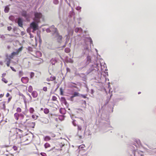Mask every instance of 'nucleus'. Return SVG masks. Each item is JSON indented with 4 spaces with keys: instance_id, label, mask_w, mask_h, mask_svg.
I'll return each instance as SVG.
<instances>
[{
    "instance_id": "obj_55",
    "label": "nucleus",
    "mask_w": 156,
    "mask_h": 156,
    "mask_svg": "<svg viewBox=\"0 0 156 156\" xmlns=\"http://www.w3.org/2000/svg\"><path fill=\"white\" fill-rule=\"evenodd\" d=\"M48 83V84H50V83Z\"/></svg>"
},
{
    "instance_id": "obj_56",
    "label": "nucleus",
    "mask_w": 156,
    "mask_h": 156,
    "mask_svg": "<svg viewBox=\"0 0 156 156\" xmlns=\"http://www.w3.org/2000/svg\"><path fill=\"white\" fill-rule=\"evenodd\" d=\"M138 94H140V92H138Z\"/></svg>"
},
{
    "instance_id": "obj_49",
    "label": "nucleus",
    "mask_w": 156,
    "mask_h": 156,
    "mask_svg": "<svg viewBox=\"0 0 156 156\" xmlns=\"http://www.w3.org/2000/svg\"><path fill=\"white\" fill-rule=\"evenodd\" d=\"M83 103L84 104L85 106H86V102L85 101H83Z\"/></svg>"
},
{
    "instance_id": "obj_2",
    "label": "nucleus",
    "mask_w": 156,
    "mask_h": 156,
    "mask_svg": "<svg viewBox=\"0 0 156 156\" xmlns=\"http://www.w3.org/2000/svg\"><path fill=\"white\" fill-rule=\"evenodd\" d=\"M34 20L37 23H39L40 22V19L42 16V14L40 12H35L34 13Z\"/></svg>"
},
{
    "instance_id": "obj_12",
    "label": "nucleus",
    "mask_w": 156,
    "mask_h": 156,
    "mask_svg": "<svg viewBox=\"0 0 156 156\" xmlns=\"http://www.w3.org/2000/svg\"><path fill=\"white\" fill-rule=\"evenodd\" d=\"M17 23L20 27H22L23 25V21L22 19L21 18H18Z\"/></svg>"
},
{
    "instance_id": "obj_60",
    "label": "nucleus",
    "mask_w": 156,
    "mask_h": 156,
    "mask_svg": "<svg viewBox=\"0 0 156 156\" xmlns=\"http://www.w3.org/2000/svg\"><path fill=\"white\" fill-rule=\"evenodd\" d=\"M12 156H14V155H13V154H12Z\"/></svg>"
},
{
    "instance_id": "obj_58",
    "label": "nucleus",
    "mask_w": 156,
    "mask_h": 156,
    "mask_svg": "<svg viewBox=\"0 0 156 156\" xmlns=\"http://www.w3.org/2000/svg\"><path fill=\"white\" fill-rule=\"evenodd\" d=\"M6 155L7 156H8V154H6Z\"/></svg>"
},
{
    "instance_id": "obj_39",
    "label": "nucleus",
    "mask_w": 156,
    "mask_h": 156,
    "mask_svg": "<svg viewBox=\"0 0 156 156\" xmlns=\"http://www.w3.org/2000/svg\"><path fill=\"white\" fill-rule=\"evenodd\" d=\"M2 104H3V109H5V101H3L2 102Z\"/></svg>"
},
{
    "instance_id": "obj_25",
    "label": "nucleus",
    "mask_w": 156,
    "mask_h": 156,
    "mask_svg": "<svg viewBox=\"0 0 156 156\" xmlns=\"http://www.w3.org/2000/svg\"><path fill=\"white\" fill-rule=\"evenodd\" d=\"M23 48V47H21L20 48H18L17 50L16 51L18 52V53L19 54V53L21 52V51L22 50Z\"/></svg>"
},
{
    "instance_id": "obj_45",
    "label": "nucleus",
    "mask_w": 156,
    "mask_h": 156,
    "mask_svg": "<svg viewBox=\"0 0 156 156\" xmlns=\"http://www.w3.org/2000/svg\"><path fill=\"white\" fill-rule=\"evenodd\" d=\"M6 73H3L2 74V78H4V77L6 76Z\"/></svg>"
},
{
    "instance_id": "obj_19",
    "label": "nucleus",
    "mask_w": 156,
    "mask_h": 156,
    "mask_svg": "<svg viewBox=\"0 0 156 156\" xmlns=\"http://www.w3.org/2000/svg\"><path fill=\"white\" fill-rule=\"evenodd\" d=\"M51 138L49 136H46L44 138V140L45 141H48L51 140Z\"/></svg>"
},
{
    "instance_id": "obj_21",
    "label": "nucleus",
    "mask_w": 156,
    "mask_h": 156,
    "mask_svg": "<svg viewBox=\"0 0 156 156\" xmlns=\"http://www.w3.org/2000/svg\"><path fill=\"white\" fill-rule=\"evenodd\" d=\"M32 119H34V120H36L38 119V116L37 115L34 114L32 115Z\"/></svg>"
},
{
    "instance_id": "obj_27",
    "label": "nucleus",
    "mask_w": 156,
    "mask_h": 156,
    "mask_svg": "<svg viewBox=\"0 0 156 156\" xmlns=\"http://www.w3.org/2000/svg\"><path fill=\"white\" fill-rule=\"evenodd\" d=\"M61 100L62 101H63V102H64L65 104L66 105V103H67L66 100L65 98L62 97L61 98Z\"/></svg>"
},
{
    "instance_id": "obj_11",
    "label": "nucleus",
    "mask_w": 156,
    "mask_h": 156,
    "mask_svg": "<svg viewBox=\"0 0 156 156\" xmlns=\"http://www.w3.org/2000/svg\"><path fill=\"white\" fill-rule=\"evenodd\" d=\"M5 62H6V64L7 66L9 67L11 63V59L8 58H7L5 59Z\"/></svg>"
},
{
    "instance_id": "obj_29",
    "label": "nucleus",
    "mask_w": 156,
    "mask_h": 156,
    "mask_svg": "<svg viewBox=\"0 0 156 156\" xmlns=\"http://www.w3.org/2000/svg\"><path fill=\"white\" fill-rule=\"evenodd\" d=\"M9 8L8 7H5V9H4V11L5 12H8L9 10Z\"/></svg>"
},
{
    "instance_id": "obj_9",
    "label": "nucleus",
    "mask_w": 156,
    "mask_h": 156,
    "mask_svg": "<svg viewBox=\"0 0 156 156\" xmlns=\"http://www.w3.org/2000/svg\"><path fill=\"white\" fill-rule=\"evenodd\" d=\"M29 79L28 77H23L21 78V81L22 82L24 83H28Z\"/></svg>"
},
{
    "instance_id": "obj_23",
    "label": "nucleus",
    "mask_w": 156,
    "mask_h": 156,
    "mask_svg": "<svg viewBox=\"0 0 156 156\" xmlns=\"http://www.w3.org/2000/svg\"><path fill=\"white\" fill-rule=\"evenodd\" d=\"M33 87L31 86H30L28 88V91L30 92H31L33 90Z\"/></svg>"
},
{
    "instance_id": "obj_36",
    "label": "nucleus",
    "mask_w": 156,
    "mask_h": 156,
    "mask_svg": "<svg viewBox=\"0 0 156 156\" xmlns=\"http://www.w3.org/2000/svg\"><path fill=\"white\" fill-rule=\"evenodd\" d=\"M23 75V73L22 71H20L19 72V75L20 76H22Z\"/></svg>"
},
{
    "instance_id": "obj_4",
    "label": "nucleus",
    "mask_w": 156,
    "mask_h": 156,
    "mask_svg": "<svg viewBox=\"0 0 156 156\" xmlns=\"http://www.w3.org/2000/svg\"><path fill=\"white\" fill-rule=\"evenodd\" d=\"M24 123L26 124L29 127L32 128H34L35 125L34 122H32L31 121H30L29 119H27Z\"/></svg>"
},
{
    "instance_id": "obj_24",
    "label": "nucleus",
    "mask_w": 156,
    "mask_h": 156,
    "mask_svg": "<svg viewBox=\"0 0 156 156\" xmlns=\"http://www.w3.org/2000/svg\"><path fill=\"white\" fill-rule=\"evenodd\" d=\"M73 123L74 126H76L78 125V123L77 122L76 120H73Z\"/></svg>"
},
{
    "instance_id": "obj_50",
    "label": "nucleus",
    "mask_w": 156,
    "mask_h": 156,
    "mask_svg": "<svg viewBox=\"0 0 156 156\" xmlns=\"http://www.w3.org/2000/svg\"><path fill=\"white\" fill-rule=\"evenodd\" d=\"M0 65L2 66L3 65V62L2 61H1L0 62Z\"/></svg>"
},
{
    "instance_id": "obj_38",
    "label": "nucleus",
    "mask_w": 156,
    "mask_h": 156,
    "mask_svg": "<svg viewBox=\"0 0 156 156\" xmlns=\"http://www.w3.org/2000/svg\"><path fill=\"white\" fill-rule=\"evenodd\" d=\"M34 74L33 72H31L30 74V76L31 78H32L34 76Z\"/></svg>"
},
{
    "instance_id": "obj_5",
    "label": "nucleus",
    "mask_w": 156,
    "mask_h": 156,
    "mask_svg": "<svg viewBox=\"0 0 156 156\" xmlns=\"http://www.w3.org/2000/svg\"><path fill=\"white\" fill-rule=\"evenodd\" d=\"M14 116L15 119L16 120H18L19 119V118L21 120L23 119L24 117V115L22 113L19 114L17 113H16L14 114Z\"/></svg>"
},
{
    "instance_id": "obj_6",
    "label": "nucleus",
    "mask_w": 156,
    "mask_h": 156,
    "mask_svg": "<svg viewBox=\"0 0 156 156\" xmlns=\"http://www.w3.org/2000/svg\"><path fill=\"white\" fill-rule=\"evenodd\" d=\"M30 27L33 29V32H34V31L38 29V26L37 24L34 22H32L30 23Z\"/></svg>"
},
{
    "instance_id": "obj_43",
    "label": "nucleus",
    "mask_w": 156,
    "mask_h": 156,
    "mask_svg": "<svg viewBox=\"0 0 156 156\" xmlns=\"http://www.w3.org/2000/svg\"><path fill=\"white\" fill-rule=\"evenodd\" d=\"M10 68H11V69H12V70L13 71H14V72H16V70L15 69H14V68L13 67H12L10 66Z\"/></svg>"
},
{
    "instance_id": "obj_8",
    "label": "nucleus",
    "mask_w": 156,
    "mask_h": 156,
    "mask_svg": "<svg viewBox=\"0 0 156 156\" xmlns=\"http://www.w3.org/2000/svg\"><path fill=\"white\" fill-rule=\"evenodd\" d=\"M44 147L46 149H47L48 151H51L53 150V148L49 149L51 146L50 144L48 143H46L44 144Z\"/></svg>"
},
{
    "instance_id": "obj_16",
    "label": "nucleus",
    "mask_w": 156,
    "mask_h": 156,
    "mask_svg": "<svg viewBox=\"0 0 156 156\" xmlns=\"http://www.w3.org/2000/svg\"><path fill=\"white\" fill-rule=\"evenodd\" d=\"M29 111L30 114H32L35 112V110L34 108L32 107H30L29 108Z\"/></svg>"
},
{
    "instance_id": "obj_30",
    "label": "nucleus",
    "mask_w": 156,
    "mask_h": 156,
    "mask_svg": "<svg viewBox=\"0 0 156 156\" xmlns=\"http://www.w3.org/2000/svg\"><path fill=\"white\" fill-rule=\"evenodd\" d=\"M65 51L66 52L69 53L70 51V50L69 48H66L65 49Z\"/></svg>"
},
{
    "instance_id": "obj_15",
    "label": "nucleus",
    "mask_w": 156,
    "mask_h": 156,
    "mask_svg": "<svg viewBox=\"0 0 156 156\" xmlns=\"http://www.w3.org/2000/svg\"><path fill=\"white\" fill-rule=\"evenodd\" d=\"M32 95L34 98H36L37 97L38 94L37 92L35 91H34L32 93Z\"/></svg>"
},
{
    "instance_id": "obj_52",
    "label": "nucleus",
    "mask_w": 156,
    "mask_h": 156,
    "mask_svg": "<svg viewBox=\"0 0 156 156\" xmlns=\"http://www.w3.org/2000/svg\"><path fill=\"white\" fill-rule=\"evenodd\" d=\"M3 147H9V146H8V145L7 146H3Z\"/></svg>"
},
{
    "instance_id": "obj_1",
    "label": "nucleus",
    "mask_w": 156,
    "mask_h": 156,
    "mask_svg": "<svg viewBox=\"0 0 156 156\" xmlns=\"http://www.w3.org/2000/svg\"><path fill=\"white\" fill-rule=\"evenodd\" d=\"M20 139L21 143L26 142L23 145H27L30 143V139L29 137L26 136H22L20 137Z\"/></svg>"
},
{
    "instance_id": "obj_31",
    "label": "nucleus",
    "mask_w": 156,
    "mask_h": 156,
    "mask_svg": "<svg viewBox=\"0 0 156 156\" xmlns=\"http://www.w3.org/2000/svg\"><path fill=\"white\" fill-rule=\"evenodd\" d=\"M87 60L88 62V63H89L91 60L90 56H88L87 57Z\"/></svg>"
},
{
    "instance_id": "obj_53",
    "label": "nucleus",
    "mask_w": 156,
    "mask_h": 156,
    "mask_svg": "<svg viewBox=\"0 0 156 156\" xmlns=\"http://www.w3.org/2000/svg\"><path fill=\"white\" fill-rule=\"evenodd\" d=\"M74 87H75V88H76L77 87H76V86H74Z\"/></svg>"
},
{
    "instance_id": "obj_47",
    "label": "nucleus",
    "mask_w": 156,
    "mask_h": 156,
    "mask_svg": "<svg viewBox=\"0 0 156 156\" xmlns=\"http://www.w3.org/2000/svg\"><path fill=\"white\" fill-rule=\"evenodd\" d=\"M81 96L83 98H87L86 95H81Z\"/></svg>"
},
{
    "instance_id": "obj_3",
    "label": "nucleus",
    "mask_w": 156,
    "mask_h": 156,
    "mask_svg": "<svg viewBox=\"0 0 156 156\" xmlns=\"http://www.w3.org/2000/svg\"><path fill=\"white\" fill-rule=\"evenodd\" d=\"M54 33H55L57 35V41L59 43H61L62 41V35H59L57 29L56 28H54Z\"/></svg>"
},
{
    "instance_id": "obj_46",
    "label": "nucleus",
    "mask_w": 156,
    "mask_h": 156,
    "mask_svg": "<svg viewBox=\"0 0 156 156\" xmlns=\"http://www.w3.org/2000/svg\"><path fill=\"white\" fill-rule=\"evenodd\" d=\"M4 93L0 94V98H2L4 96Z\"/></svg>"
},
{
    "instance_id": "obj_33",
    "label": "nucleus",
    "mask_w": 156,
    "mask_h": 156,
    "mask_svg": "<svg viewBox=\"0 0 156 156\" xmlns=\"http://www.w3.org/2000/svg\"><path fill=\"white\" fill-rule=\"evenodd\" d=\"M16 130L17 133H18V132H20L21 133H22L23 132L22 130L18 128H16Z\"/></svg>"
},
{
    "instance_id": "obj_54",
    "label": "nucleus",
    "mask_w": 156,
    "mask_h": 156,
    "mask_svg": "<svg viewBox=\"0 0 156 156\" xmlns=\"http://www.w3.org/2000/svg\"><path fill=\"white\" fill-rule=\"evenodd\" d=\"M10 100V98H9V101Z\"/></svg>"
},
{
    "instance_id": "obj_22",
    "label": "nucleus",
    "mask_w": 156,
    "mask_h": 156,
    "mask_svg": "<svg viewBox=\"0 0 156 156\" xmlns=\"http://www.w3.org/2000/svg\"><path fill=\"white\" fill-rule=\"evenodd\" d=\"M49 112V109L47 108H45L44 109V112L45 114H47Z\"/></svg>"
},
{
    "instance_id": "obj_28",
    "label": "nucleus",
    "mask_w": 156,
    "mask_h": 156,
    "mask_svg": "<svg viewBox=\"0 0 156 156\" xmlns=\"http://www.w3.org/2000/svg\"><path fill=\"white\" fill-rule=\"evenodd\" d=\"M2 80L5 83H7L8 82V81L5 78H2Z\"/></svg>"
},
{
    "instance_id": "obj_44",
    "label": "nucleus",
    "mask_w": 156,
    "mask_h": 156,
    "mask_svg": "<svg viewBox=\"0 0 156 156\" xmlns=\"http://www.w3.org/2000/svg\"><path fill=\"white\" fill-rule=\"evenodd\" d=\"M12 28V27L10 26L8 27H7L8 30L9 31H10L11 30Z\"/></svg>"
},
{
    "instance_id": "obj_13",
    "label": "nucleus",
    "mask_w": 156,
    "mask_h": 156,
    "mask_svg": "<svg viewBox=\"0 0 156 156\" xmlns=\"http://www.w3.org/2000/svg\"><path fill=\"white\" fill-rule=\"evenodd\" d=\"M56 79V78L55 76H51L49 78H47L46 79V80L48 81H52L54 80H55Z\"/></svg>"
},
{
    "instance_id": "obj_37",
    "label": "nucleus",
    "mask_w": 156,
    "mask_h": 156,
    "mask_svg": "<svg viewBox=\"0 0 156 156\" xmlns=\"http://www.w3.org/2000/svg\"><path fill=\"white\" fill-rule=\"evenodd\" d=\"M78 126V131H81L82 130V127L81 126Z\"/></svg>"
},
{
    "instance_id": "obj_26",
    "label": "nucleus",
    "mask_w": 156,
    "mask_h": 156,
    "mask_svg": "<svg viewBox=\"0 0 156 156\" xmlns=\"http://www.w3.org/2000/svg\"><path fill=\"white\" fill-rule=\"evenodd\" d=\"M79 93L77 92H75L73 94V95L72 97H74L76 96H79Z\"/></svg>"
},
{
    "instance_id": "obj_42",
    "label": "nucleus",
    "mask_w": 156,
    "mask_h": 156,
    "mask_svg": "<svg viewBox=\"0 0 156 156\" xmlns=\"http://www.w3.org/2000/svg\"><path fill=\"white\" fill-rule=\"evenodd\" d=\"M60 94L61 95H63V91L62 88L60 89Z\"/></svg>"
},
{
    "instance_id": "obj_32",
    "label": "nucleus",
    "mask_w": 156,
    "mask_h": 156,
    "mask_svg": "<svg viewBox=\"0 0 156 156\" xmlns=\"http://www.w3.org/2000/svg\"><path fill=\"white\" fill-rule=\"evenodd\" d=\"M16 111L18 112H21L22 111V109L18 107L17 108Z\"/></svg>"
},
{
    "instance_id": "obj_40",
    "label": "nucleus",
    "mask_w": 156,
    "mask_h": 156,
    "mask_svg": "<svg viewBox=\"0 0 156 156\" xmlns=\"http://www.w3.org/2000/svg\"><path fill=\"white\" fill-rule=\"evenodd\" d=\"M43 90L44 91H47V87H44L43 88Z\"/></svg>"
},
{
    "instance_id": "obj_48",
    "label": "nucleus",
    "mask_w": 156,
    "mask_h": 156,
    "mask_svg": "<svg viewBox=\"0 0 156 156\" xmlns=\"http://www.w3.org/2000/svg\"><path fill=\"white\" fill-rule=\"evenodd\" d=\"M9 95H10L9 94V93H7L6 96L7 97H8L9 96Z\"/></svg>"
},
{
    "instance_id": "obj_35",
    "label": "nucleus",
    "mask_w": 156,
    "mask_h": 156,
    "mask_svg": "<svg viewBox=\"0 0 156 156\" xmlns=\"http://www.w3.org/2000/svg\"><path fill=\"white\" fill-rule=\"evenodd\" d=\"M57 98L55 96H53L52 98V100L53 101H56L57 100Z\"/></svg>"
},
{
    "instance_id": "obj_57",
    "label": "nucleus",
    "mask_w": 156,
    "mask_h": 156,
    "mask_svg": "<svg viewBox=\"0 0 156 156\" xmlns=\"http://www.w3.org/2000/svg\"><path fill=\"white\" fill-rule=\"evenodd\" d=\"M43 109L42 108H41V110H43Z\"/></svg>"
},
{
    "instance_id": "obj_14",
    "label": "nucleus",
    "mask_w": 156,
    "mask_h": 156,
    "mask_svg": "<svg viewBox=\"0 0 156 156\" xmlns=\"http://www.w3.org/2000/svg\"><path fill=\"white\" fill-rule=\"evenodd\" d=\"M18 54L19 53L17 51L16 52H13L11 53L10 56V57L11 58H13V57L14 56L18 55Z\"/></svg>"
},
{
    "instance_id": "obj_17",
    "label": "nucleus",
    "mask_w": 156,
    "mask_h": 156,
    "mask_svg": "<svg viewBox=\"0 0 156 156\" xmlns=\"http://www.w3.org/2000/svg\"><path fill=\"white\" fill-rule=\"evenodd\" d=\"M21 15L23 16L26 17L27 16V12L25 10H22L21 12Z\"/></svg>"
},
{
    "instance_id": "obj_20",
    "label": "nucleus",
    "mask_w": 156,
    "mask_h": 156,
    "mask_svg": "<svg viewBox=\"0 0 156 156\" xmlns=\"http://www.w3.org/2000/svg\"><path fill=\"white\" fill-rule=\"evenodd\" d=\"M60 112L61 114H64L66 113V110L64 108H61L60 109Z\"/></svg>"
},
{
    "instance_id": "obj_41",
    "label": "nucleus",
    "mask_w": 156,
    "mask_h": 156,
    "mask_svg": "<svg viewBox=\"0 0 156 156\" xmlns=\"http://www.w3.org/2000/svg\"><path fill=\"white\" fill-rule=\"evenodd\" d=\"M13 149H14V151H16L18 149L17 147L16 146H14L13 147Z\"/></svg>"
},
{
    "instance_id": "obj_7",
    "label": "nucleus",
    "mask_w": 156,
    "mask_h": 156,
    "mask_svg": "<svg viewBox=\"0 0 156 156\" xmlns=\"http://www.w3.org/2000/svg\"><path fill=\"white\" fill-rule=\"evenodd\" d=\"M133 156H143V152L137 150L133 151Z\"/></svg>"
},
{
    "instance_id": "obj_59",
    "label": "nucleus",
    "mask_w": 156,
    "mask_h": 156,
    "mask_svg": "<svg viewBox=\"0 0 156 156\" xmlns=\"http://www.w3.org/2000/svg\"><path fill=\"white\" fill-rule=\"evenodd\" d=\"M73 83L74 84H76L75 83Z\"/></svg>"
},
{
    "instance_id": "obj_18",
    "label": "nucleus",
    "mask_w": 156,
    "mask_h": 156,
    "mask_svg": "<svg viewBox=\"0 0 156 156\" xmlns=\"http://www.w3.org/2000/svg\"><path fill=\"white\" fill-rule=\"evenodd\" d=\"M82 31V29L81 28H76L75 30V31L76 33L78 32H81Z\"/></svg>"
},
{
    "instance_id": "obj_10",
    "label": "nucleus",
    "mask_w": 156,
    "mask_h": 156,
    "mask_svg": "<svg viewBox=\"0 0 156 156\" xmlns=\"http://www.w3.org/2000/svg\"><path fill=\"white\" fill-rule=\"evenodd\" d=\"M41 121L44 123L47 124L48 123L49 120L47 118L43 117L41 119Z\"/></svg>"
},
{
    "instance_id": "obj_51",
    "label": "nucleus",
    "mask_w": 156,
    "mask_h": 156,
    "mask_svg": "<svg viewBox=\"0 0 156 156\" xmlns=\"http://www.w3.org/2000/svg\"><path fill=\"white\" fill-rule=\"evenodd\" d=\"M13 17V16H10L9 17V19L10 20H12V18Z\"/></svg>"
},
{
    "instance_id": "obj_34",
    "label": "nucleus",
    "mask_w": 156,
    "mask_h": 156,
    "mask_svg": "<svg viewBox=\"0 0 156 156\" xmlns=\"http://www.w3.org/2000/svg\"><path fill=\"white\" fill-rule=\"evenodd\" d=\"M49 136H50V137H54L55 136V135L54 134L52 133H50Z\"/></svg>"
}]
</instances>
